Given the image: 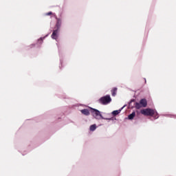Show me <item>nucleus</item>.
Wrapping results in <instances>:
<instances>
[{"label":"nucleus","mask_w":176,"mask_h":176,"mask_svg":"<svg viewBox=\"0 0 176 176\" xmlns=\"http://www.w3.org/2000/svg\"><path fill=\"white\" fill-rule=\"evenodd\" d=\"M122 109L113 111L112 112V115H113V116H116V115H119Z\"/></svg>","instance_id":"11"},{"label":"nucleus","mask_w":176,"mask_h":176,"mask_svg":"<svg viewBox=\"0 0 176 176\" xmlns=\"http://www.w3.org/2000/svg\"><path fill=\"white\" fill-rule=\"evenodd\" d=\"M153 116L154 117V119H159V114L156 111H155V114Z\"/></svg>","instance_id":"13"},{"label":"nucleus","mask_w":176,"mask_h":176,"mask_svg":"<svg viewBox=\"0 0 176 176\" xmlns=\"http://www.w3.org/2000/svg\"><path fill=\"white\" fill-rule=\"evenodd\" d=\"M40 40H41V41H43V38H41Z\"/></svg>","instance_id":"16"},{"label":"nucleus","mask_w":176,"mask_h":176,"mask_svg":"<svg viewBox=\"0 0 176 176\" xmlns=\"http://www.w3.org/2000/svg\"><path fill=\"white\" fill-rule=\"evenodd\" d=\"M112 101V98H111V96L106 95L103 97H101L98 100V103L101 104L102 105H108Z\"/></svg>","instance_id":"1"},{"label":"nucleus","mask_w":176,"mask_h":176,"mask_svg":"<svg viewBox=\"0 0 176 176\" xmlns=\"http://www.w3.org/2000/svg\"><path fill=\"white\" fill-rule=\"evenodd\" d=\"M144 82H145V83H146V78H144Z\"/></svg>","instance_id":"15"},{"label":"nucleus","mask_w":176,"mask_h":176,"mask_svg":"<svg viewBox=\"0 0 176 176\" xmlns=\"http://www.w3.org/2000/svg\"><path fill=\"white\" fill-rule=\"evenodd\" d=\"M58 29H56L53 31L51 38L52 39H57L58 38Z\"/></svg>","instance_id":"4"},{"label":"nucleus","mask_w":176,"mask_h":176,"mask_svg":"<svg viewBox=\"0 0 176 176\" xmlns=\"http://www.w3.org/2000/svg\"><path fill=\"white\" fill-rule=\"evenodd\" d=\"M140 103L141 104L142 107H143V108L146 107V106L148 105V102H146V99H141Z\"/></svg>","instance_id":"6"},{"label":"nucleus","mask_w":176,"mask_h":176,"mask_svg":"<svg viewBox=\"0 0 176 176\" xmlns=\"http://www.w3.org/2000/svg\"><path fill=\"white\" fill-rule=\"evenodd\" d=\"M135 107L136 109H140L141 108H144V107H142V104H141L140 102H139V103L136 102Z\"/></svg>","instance_id":"10"},{"label":"nucleus","mask_w":176,"mask_h":176,"mask_svg":"<svg viewBox=\"0 0 176 176\" xmlns=\"http://www.w3.org/2000/svg\"><path fill=\"white\" fill-rule=\"evenodd\" d=\"M45 14H46V16H50V15L53 14V12H50L46 13Z\"/></svg>","instance_id":"14"},{"label":"nucleus","mask_w":176,"mask_h":176,"mask_svg":"<svg viewBox=\"0 0 176 176\" xmlns=\"http://www.w3.org/2000/svg\"><path fill=\"white\" fill-rule=\"evenodd\" d=\"M80 112L82 115H85V116H89V115H90V111H89V109H84L81 110Z\"/></svg>","instance_id":"7"},{"label":"nucleus","mask_w":176,"mask_h":176,"mask_svg":"<svg viewBox=\"0 0 176 176\" xmlns=\"http://www.w3.org/2000/svg\"><path fill=\"white\" fill-rule=\"evenodd\" d=\"M91 109V113L94 118H96V119H98V117L100 116V118H102V115H101V112L100 111L94 109V108H90Z\"/></svg>","instance_id":"3"},{"label":"nucleus","mask_w":176,"mask_h":176,"mask_svg":"<svg viewBox=\"0 0 176 176\" xmlns=\"http://www.w3.org/2000/svg\"><path fill=\"white\" fill-rule=\"evenodd\" d=\"M142 115L144 116H153L155 115V110L152 109H144L141 110Z\"/></svg>","instance_id":"2"},{"label":"nucleus","mask_w":176,"mask_h":176,"mask_svg":"<svg viewBox=\"0 0 176 176\" xmlns=\"http://www.w3.org/2000/svg\"><path fill=\"white\" fill-rule=\"evenodd\" d=\"M118 92V88L114 87L112 90H111V94L113 96V97H115V96H116V93Z\"/></svg>","instance_id":"9"},{"label":"nucleus","mask_w":176,"mask_h":176,"mask_svg":"<svg viewBox=\"0 0 176 176\" xmlns=\"http://www.w3.org/2000/svg\"><path fill=\"white\" fill-rule=\"evenodd\" d=\"M97 129V126H96V124H93L91 125L89 130L90 131H94V130H96Z\"/></svg>","instance_id":"12"},{"label":"nucleus","mask_w":176,"mask_h":176,"mask_svg":"<svg viewBox=\"0 0 176 176\" xmlns=\"http://www.w3.org/2000/svg\"><path fill=\"white\" fill-rule=\"evenodd\" d=\"M134 118H135V111H133L128 116V119H129V120H133Z\"/></svg>","instance_id":"8"},{"label":"nucleus","mask_w":176,"mask_h":176,"mask_svg":"<svg viewBox=\"0 0 176 176\" xmlns=\"http://www.w3.org/2000/svg\"><path fill=\"white\" fill-rule=\"evenodd\" d=\"M54 17H56V30H60V28L61 27V19L57 18V16H56V14H54Z\"/></svg>","instance_id":"5"}]
</instances>
